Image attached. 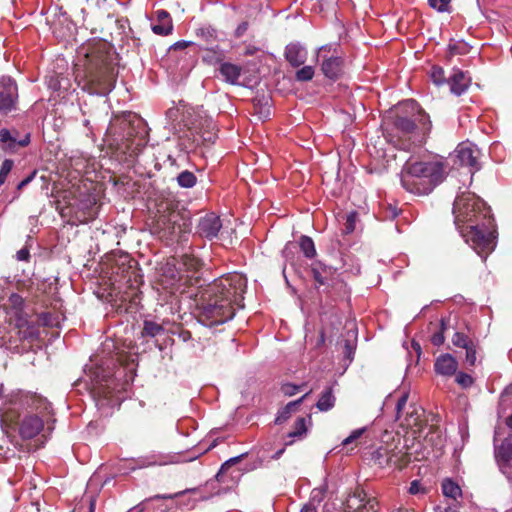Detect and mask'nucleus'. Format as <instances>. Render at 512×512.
Instances as JSON below:
<instances>
[{"label":"nucleus","mask_w":512,"mask_h":512,"mask_svg":"<svg viewBox=\"0 0 512 512\" xmlns=\"http://www.w3.org/2000/svg\"><path fill=\"white\" fill-rule=\"evenodd\" d=\"M246 285L247 280L243 275L229 273L202 288L195 299L198 321L213 327L232 319L235 307H244Z\"/></svg>","instance_id":"obj_1"},{"label":"nucleus","mask_w":512,"mask_h":512,"mask_svg":"<svg viewBox=\"0 0 512 512\" xmlns=\"http://www.w3.org/2000/svg\"><path fill=\"white\" fill-rule=\"evenodd\" d=\"M453 213L455 224L465 242L484 260L495 249L497 230L491 209L475 194L457 197Z\"/></svg>","instance_id":"obj_2"},{"label":"nucleus","mask_w":512,"mask_h":512,"mask_svg":"<svg viewBox=\"0 0 512 512\" xmlns=\"http://www.w3.org/2000/svg\"><path fill=\"white\" fill-rule=\"evenodd\" d=\"M147 143L143 120L133 112L115 114L103 138L106 152L119 163L132 165Z\"/></svg>","instance_id":"obj_3"},{"label":"nucleus","mask_w":512,"mask_h":512,"mask_svg":"<svg viewBox=\"0 0 512 512\" xmlns=\"http://www.w3.org/2000/svg\"><path fill=\"white\" fill-rule=\"evenodd\" d=\"M115 53L107 42H98L92 46H82L77 51L74 67L77 77L82 75L96 86L97 93L110 92L116 83L117 69L114 64Z\"/></svg>","instance_id":"obj_4"},{"label":"nucleus","mask_w":512,"mask_h":512,"mask_svg":"<svg viewBox=\"0 0 512 512\" xmlns=\"http://www.w3.org/2000/svg\"><path fill=\"white\" fill-rule=\"evenodd\" d=\"M73 176L66 167V212L67 223L77 225L93 220L98 214V190L97 184L88 178L81 176V171L86 167L84 161H76Z\"/></svg>","instance_id":"obj_5"},{"label":"nucleus","mask_w":512,"mask_h":512,"mask_svg":"<svg viewBox=\"0 0 512 512\" xmlns=\"http://www.w3.org/2000/svg\"><path fill=\"white\" fill-rule=\"evenodd\" d=\"M406 113L411 116L396 114L391 120V127L386 128L384 136L395 147L409 151L413 145L422 143L431 131L429 115L414 100L403 104Z\"/></svg>","instance_id":"obj_6"},{"label":"nucleus","mask_w":512,"mask_h":512,"mask_svg":"<svg viewBox=\"0 0 512 512\" xmlns=\"http://www.w3.org/2000/svg\"><path fill=\"white\" fill-rule=\"evenodd\" d=\"M179 207L180 202L173 197H161L156 203L150 232L167 245L186 240L192 229L189 214Z\"/></svg>","instance_id":"obj_7"},{"label":"nucleus","mask_w":512,"mask_h":512,"mask_svg":"<svg viewBox=\"0 0 512 512\" xmlns=\"http://www.w3.org/2000/svg\"><path fill=\"white\" fill-rule=\"evenodd\" d=\"M445 179V167L440 161H408L401 172L405 190L417 195L429 194Z\"/></svg>","instance_id":"obj_8"},{"label":"nucleus","mask_w":512,"mask_h":512,"mask_svg":"<svg viewBox=\"0 0 512 512\" xmlns=\"http://www.w3.org/2000/svg\"><path fill=\"white\" fill-rule=\"evenodd\" d=\"M110 273L115 282H124L127 285L123 291L118 308L125 312H133L140 303L139 285L142 283V275L137 267V262L128 254H120L113 259L110 265Z\"/></svg>","instance_id":"obj_9"},{"label":"nucleus","mask_w":512,"mask_h":512,"mask_svg":"<svg viewBox=\"0 0 512 512\" xmlns=\"http://www.w3.org/2000/svg\"><path fill=\"white\" fill-rule=\"evenodd\" d=\"M408 393H403L397 400L396 412L400 425L410 429L414 434H420L427 423L425 410L416 405L407 408Z\"/></svg>","instance_id":"obj_10"},{"label":"nucleus","mask_w":512,"mask_h":512,"mask_svg":"<svg viewBox=\"0 0 512 512\" xmlns=\"http://www.w3.org/2000/svg\"><path fill=\"white\" fill-rule=\"evenodd\" d=\"M344 512H379L376 497L369 496L361 486L351 489L342 503Z\"/></svg>","instance_id":"obj_11"},{"label":"nucleus","mask_w":512,"mask_h":512,"mask_svg":"<svg viewBox=\"0 0 512 512\" xmlns=\"http://www.w3.org/2000/svg\"><path fill=\"white\" fill-rule=\"evenodd\" d=\"M318 57L322 58L321 71L327 78L336 80L342 75L344 60L339 53V45L327 44L321 46Z\"/></svg>","instance_id":"obj_12"},{"label":"nucleus","mask_w":512,"mask_h":512,"mask_svg":"<svg viewBox=\"0 0 512 512\" xmlns=\"http://www.w3.org/2000/svg\"><path fill=\"white\" fill-rule=\"evenodd\" d=\"M189 131L196 146L212 144L217 138L216 124L208 116L196 115L191 121Z\"/></svg>","instance_id":"obj_13"},{"label":"nucleus","mask_w":512,"mask_h":512,"mask_svg":"<svg viewBox=\"0 0 512 512\" xmlns=\"http://www.w3.org/2000/svg\"><path fill=\"white\" fill-rule=\"evenodd\" d=\"M18 103V87L9 76L0 78V113L8 114L16 110Z\"/></svg>","instance_id":"obj_14"},{"label":"nucleus","mask_w":512,"mask_h":512,"mask_svg":"<svg viewBox=\"0 0 512 512\" xmlns=\"http://www.w3.org/2000/svg\"><path fill=\"white\" fill-rule=\"evenodd\" d=\"M222 228V221L215 213H207L200 217L196 226V234L201 238L212 240L216 238Z\"/></svg>","instance_id":"obj_15"},{"label":"nucleus","mask_w":512,"mask_h":512,"mask_svg":"<svg viewBox=\"0 0 512 512\" xmlns=\"http://www.w3.org/2000/svg\"><path fill=\"white\" fill-rule=\"evenodd\" d=\"M312 275L319 286L326 289L334 287L337 284V269L327 265L322 261H316L311 267Z\"/></svg>","instance_id":"obj_16"},{"label":"nucleus","mask_w":512,"mask_h":512,"mask_svg":"<svg viewBox=\"0 0 512 512\" xmlns=\"http://www.w3.org/2000/svg\"><path fill=\"white\" fill-rule=\"evenodd\" d=\"M479 155L480 151L475 145L470 143H462L458 145L456 149V158L458 159L459 164L461 166L469 167L472 174L480 169V164L478 162Z\"/></svg>","instance_id":"obj_17"},{"label":"nucleus","mask_w":512,"mask_h":512,"mask_svg":"<svg viewBox=\"0 0 512 512\" xmlns=\"http://www.w3.org/2000/svg\"><path fill=\"white\" fill-rule=\"evenodd\" d=\"M407 449L406 445H400V438L396 444H389L388 467L405 468L411 462V453Z\"/></svg>","instance_id":"obj_18"},{"label":"nucleus","mask_w":512,"mask_h":512,"mask_svg":"<svg viewBox=\"0 0 512 512\" xmlns=\"http://www.w3.org/2000/svg\"><path fill=\"white\" fill-rule=\"evenodd\" d=\"M44 427L43 420L37 415L24 417L19 426V433L23 439H32L37 436Z\"/></svg>","instance_id":"obj_19"},{"label":"nucleus","mask_w":512,"mask_h":512,"mask_svg":"<svg viewBox=\"0 0 512 512\" xmlns=\"http://www.w3.org/2000/svg\"><path fill=\"white\" fill-rule=\"evenodd\" d=\"M458 362L455 357L449 353L438 356L434 363V370L438 375L451 377L456 374Z\"/></svg>","instance_id":"obj_20"},{"label":"nucleus","mask_w":512,"mask_h":512,"mask_svg":"<svg viewBox=\"0 0 512 512\" xmlns=\"http://www.w3.org/2000/svg\"><path fill=\"white\" fill-rule=\"evenodd\" d=\"M495 459L501 470L510 466L512 461V435L506 437L499 446L495 447Z\"/></svg>","instance_id":"obj_21"},{"label":"nucleus","mask_w":512,"mask_h":512,"mask_svg":"<svg viewBox=\"0 0 512 512\" xmlns=\"http://www.w3.org/2000/svg\"><path fill=\"white\" fill-rule=\"evenodd\" d=\"M18 132L8 129L0 130V142L4 149L13 150L16 146L25 147L30 143V134L27 133L22 139H17Z\"/></svg>","instance_id":"obj_22"},{"label":"nucleus","mask_w":512,"mask_h":512,"mask_svg":"<svg viewBox=\"0 0 512 512\" xmlns=\"http://www.w3.org/2000/svg\"><path fill=\"white\" fill-rule=\"evenodd\" d=\"M447 82L451 92L459 96L469 87L471 78L463 71L457 69L453 71V74L448 78Z\"/></svg>","instance_id":"obj_23"},{"label":"nucleus","mask_w":512,"mask_h":512,"mask_svg":"<svg viewBox=\"0 0 512 512\" xmlns=\"http://www.w3.org/2000/svg\"><path fill=\"white\" fill-rule=\"evenodd\" d=\"M218 72L226 83L237 85L242 74V67L230 62H221Z\"/></svg>","instance_id":"obj_24"},{"label":"nucleus","mask_w":512,"mask_h":512,"mask_svg":"<svg viewBox=\"0 0 512 512\" xmlns=\"http://www.w3.org/2000/svg\"><path fill=\"white\" fill-rule=\"evenodd\" d=\"M285 58L291 66L300 67L306 61L307 52L299 44L290 43L286 46Z\"/></svg>","instance_id":"obj_25"},{"label":"nucleus","mask_w":512,"mask_h":512,"mask_svg":"<svg viewBox=\"0 0 512 512\" xmlns=\"http://www.w3.org/2000/svg\"><path fill=\"white\" fill-rule=\"evenodd\" d=\"M424 441L427 445H430L436 452H441L445 445V437L441 430L436 425L429 427L428 433L424 437Z\"/></svg>","instance_id":"obj_26"},{"label":"nucleus","mask_w":512,"mask_h":512,"mask_svg":"<svg viewBox=\"0 0 512 512\" xmlns=\"http://www.w3.org/2000/svg\"><path fill=\"white\" fill-rule=\"evenodd\" d=\"M311 393V390L305 393L302 397L295 401H291L287 403L277 414L275 418V424L280 425L286 422L290 417L292 412L296 411L299 405L304 401V399Z\"/></svg>","instance_id":"obj_27"},{"label":"nucleus","mask_w":512,"mask_h":512,"mask_svg":"<svg viewBox=\"0 0 512 512\" xmlns=\"http://www.w3.org/2000/svg\"><path fill=\"white\" fill-rule=\"evenodd\" d=\"M336 398L333 394L332 387H326L321 393L316 407L319 411L326 412L331 410L335 406Z\"/></svg>","instance_id":"obj_28"},{"label":"nucleus","mask_w":512,"mask_h":512,"mask_svg":"<svg viewBox=\"0 0 512 512\" xmlns=\"http://www.w3.org/2000/svg\"><path fill=\"white\" fill-rule=\"evenodd\" d=\"M389 444L382 445L371 453V460L380 468L388 467Z\"/></svg>","instance_id":"obj_29"},{"label":"nucleus","mask_w":512,"mask_h":512,"mask_svg":"<svg viewBox=\"0 0 512 512\" xmlns=\"http://www.w3.org/2000/svg\"><path fill=\"white\" fill-rule=\"evenodd\" d=\"M196 36L205 42L207 46H213L218 42V32L211 26L198 28L196 30Z\"/></svg>","instance_id":"obj_30"},{"label":"nucleus","mask_w":512,"mask_h":512,"mask_svg":"<svg viewBox=\"0 0 512 512\" xmlns=\"http://www.w3.org/2000/svg\"><path fill=\"white\" fill-rule=\"evenodd\" d=\"M183 267L193 275L198 273L203 266L202 261L192 254H184L181 257Z\"/></svg>","instance_id":"obj_31"},{"label":"nucleus","mask_w":512,"mask_h":512,"mask_svg":"<svg viewBox=\"0 0 512 512\" xmlns=\"http://www.w3.org/2000/svg\"><path fill=\"white\" fill-rule=\"evenodd\" d=\"M441 486L443 495L446 497L456 500L462 495L460 486L450 478L444 479Z\"/></svg>","instance_id":"obj_32"},{"label":"nucleus","mask_w":512,"mask_h":512,"mask_svg":"<svg viewBox=\"0 0 512 512\" xmlns=\"http://www.w3.org/2000/svg\"><path fill=\"white\" fill-rule=\"evenodd\" d=\"M164 333V327L154 321L146 320L143 324L142 336L156 337Z\"/></svg>","instance_id":"obj_33"},{"label":"nucleus","mask_w":512,"mask_h":512,"mask_svg":"<svg viewBox=\"0 0 512 512\" xmlns=\"http://www.w3.org/2000/svg\"><path fill=\"white\" fill-rule=\"evenodd\" d=\"M299 247L305 257L311 259L316 256V249L311 237L302 235L299 239Z\"/></svg>","instance_id":"obj_34"},{"label":"nucleus","mask_w":512,"mask_h":512,"mask_svg":"<svg viewBox=\"0 0 512 512\" xmlns=\"http://www.w3.org/2000/svg\"><path fill=\"white\" fill-rule=\"evenodd\" d=\"M176 181L182 188H192L197 183V177L193 172L185 170L178 174Z\"/></svg>","instance_id":"obj_35"},{"label":"nucleus","mask_w":512,"mask_h":512,"mask_svg":"<svg viewBox=\"0 0 512 512\" xmlns=\"http://www.w3.org/2000/svg\"><path fill=\"white\" fill-rule=\"evenodd\" d=\"M470 45L462 40L451 41L448 45L449 56L466 55L470 52Z\"/></svg>","instance_id":"obj_36"},{"label":"nucleus","mask_w":512,"mask_h":512,"mask_svg":"<svg viewBox=\"0 0 512 512\" xmlns=\"http://www.w3.org/2000/svg\"><path fill=\"white\" fill-rule=\"evenodd\" d=\"M173 23L172 21H157L152 24V31L161 36H167L172 33Z\"/></svg>","instance_id":"obj_37"},{"label":"nucleus","mask_w":512,"mask_h":512,"mask_svg":"<svg viewBox=\"0 0 512 512\" xmlns=\"http://www.w3.org/2000/svg\"><path fill=\"white\" fill-rule=\"evenodd\" d=\"M206 50V54L203 55L202 59L205 63H208V64H215V63H220L222 62L223 60V54L220 50H215V49H210V48H205Z\"/></svg>","instance_id":"obj_38"},{"label":"nucleus","mask_w":512,"mask_h":512,"mask_svg":"<svg viewBox=\"0 0 512 512\" xmlns=\"http://www.w3.org/2000/svg\"><path fill=\"white\" fill-rule=\"evenodd\" d=\"M307 432L306 427V419L304 417H300L296 420L294 424V429L288 433L289 438L302 437Z\"/></svg>","instance_id":"obj_39"},{"label":"nucleus","mask_w":512,"mask_h":512,"mask_svg":"<svg viewBox=\"0 0 512 512\" xmlns=\"http://www.w3.org/2000/svg\"><path fill=\"white\" fill-rule=\"evenodd\" d=\"M358 220L357 211H351L345 216L343 233L351 234L355 231L356 221Z\"/></svg>","instance_id":"obj_40"},{"label":"nucleus","mask_w":512,"mask_h":512,"mask_svg":"<svg viewBox=\"0 0 512 512\" xmlns=\"http://www.w3.org/2000/svg\"><path fill=\"white\" fill-rule=\"evenodd\" d=\"M247 454L244 453V454H241L239 456H236V457H233V458H230L229 460H227L226 462H224L219 470V472L217 473L216 475V478L218 481H222V478H223V475L224 473L230 468L232 467L233 465L239 463Z\"/></svg>","instance_id":"obj_41"},{"label":"nucleus","mask_w":512,"mask_h":512,"mask_svg":"<svg viewBox=\"0 0 512 512\" xmlns=\"http://www.w3.org/2000/svg\"><path fill=\"white\" fill-rule=\"evenodd\" d=\"M314 73V68L312 66H304L296 71L295 79L299 82L310 81L314 77Z\"/></svg>","instance_id":"obj_42"},{"label":"nucleus","mask_w":512,"mask_h":512,"mask_svg":"<svg viewBox=\"0 0 512 512\" xmlns=\"http://www.w3.org/2000/svg\"><path fill=\"white\" fill-rule=\"evenodd\" d=\"M473 340H471L466 334L461 332H455L452 337V343L456 347L465 348L468 346Z\"/></svg>","instance_id":"obj_43"},{"label":"nucleus","mask_w":512,"mask_h":512,"mask_svg":"<svg viewBox=\"0 0 512 512\" xmlns=\"http://www.w3.org/2000/svg\"><path fill=\"white\" fill-rule=\"evenodd\" d=\"M455 378L456 383L461 386L464 389H467L471 387L474 383V379L471 375L464 373V372H458Z\"/></svg>","instance_id":"obj_44"},{"label":"nucleus","mask_w":512,"mask_h":512,"mask_svg":"<svg viewBox=\"0 0 512 512\" xmlns=\"http://www.w3.org/2000/svg\"><path fill=\"white\" fill-rule=\"evenodd\" d=\"M430 77L436 85H442L446 82L444 70L439 66L432 67Z\"/></svg>","instance_id":"obj_45"},{"label":"nucleus","mask_w":512,"mask_h":512,"mask_svg":"<svg viewBox=\"0 0 512 512\" xmlns=\"http://www.w3.org/2000/svg\"><path fill=\"white\" fill-rule=\"evenodd\" d=\"M466 350L465 360L470 366H474L476 363L477 345L473 341L464 348Z\"/></svg>","instance_id":"obj_46"},{"label":"nucleus","mask_w":512,"mask_h":512,"mask_svg":"<svg viewBox=\"0 0 512 512\" xmlns=\"http://www.w3.org/2000/svg\"><path fill=\"white\" fill-rule=\"evenodd\" d=\"M451 0H428V4L431 8L438 12H449Z\"/></svg>","instance_id":"obj_47"},{"label":"nucleus","mask_w":512,"mask_h":512,"mask_svg":"<svg viewBox=\"0 0 512 512\" xmlns=\"http://www.w3.org/2000/svg\"><path fill=\"white\" fill-rule=\"evenodd\" d=\"M440 326V330L438 332H435L431 337V343L435 346H440L445 341L444 331L446 329V323L444 319L441 320Z\"/></svg>","instance_id":"obj_48"},{"label":"nucleus","mask_w":512,"mask_h":512,"mask_svg":"<svg viewBox=\"0 0 512 512\" xmlns=\"http://www.w3.org/2000/svg\"><path fill=\"white\" fill-rule=\"evenodd\" d=\"M303 385H295L292 383H285L281 386V391L285 396H293L295 395L302 387Z\"/></svg>","instance_id":"obj_49"},{"label":"nucleus","mask_w":512,"mask_h":512,"mask_svg":"<svg viewBox=\"0 0 512 512\" xmlns=\"http://www.w3.org/2000/svg\"><path fill=\"white\" fill-rule=\"evenodd\" d=\"M355 347H356V345L353 341H351V340L344 341L343 353H344L345 358L348 359L349 361L353 360L354 353H355Z\"/></svg>","instance_id":"obj_50"},{"label":"nucleus","mask_w":512,"mask_h":512,"mask_svg":"<svg viewBox=\"0 0 512 512\" xmlns=\"http://www.w3.org/2000/svg\"><path fill=\"white\" fill-rule=\"evenodd\" d=\"M365 431H366V428H359V429L352 431V433L347 438H345L343 440L342 445L348 446L355 440L359 439L364 434Z\"/></svg>","instance_id":"obj_51"},{"label":"nucleus","mask_w":512,"mask_h":512,"mask_svg":"<svg viewBox=\"0 0 512 512\" xmlns=\"http://www.w3.org/2000/svg\"><path fill=\"white\" fill-rule=\"evenodd\" d=\"M57 106V103H54V109H53V113H54V122H53V126L55 129H61L62 126L64 125V119L62 118L61 114H59V116H57L58 114V111L61 110L60 107H56Z\"/></svg>","instance_id":"obj_52"},{"label":"nucleus","mask_w":512,"mask_h":512,"mask_svg":"<svg viewBox=\"0 0 512 512\" xmlns=\"http://www.w3.org/2000/svg\"><path fill=\"white\" fill-rule=\"evenodd\" d=\"M47 83H48V87L50 89H52L54 92H56L57 96H60L59 90H60L61 84H60L58 77L50 76Z\"/></svg>","instance_id":"obj_53"},{"label":"nucleus","mask_w":512,"mask_h":512,"mask_svg":"<svg viewBox=\"0 0 512 512\" xmlns=\"http://www.w3.org/2000/svg\"><path fill=\"white\" fill-rule=\"evenodd\" d=\"M55 189H56V187H53V189H52V196L54 197L53 203L55 204V208L58 211L59 215L61 217H64V205H62V203H61V200L59 198L60 196L54 195Z\"/></svg>","instance_id":"obj_54"},{"label":"nucleus","mask_w":512,"mask_h":512,"mask_svg":"<svg viewBox=\"0 0 512 512\" xmlns=\"http://www.w3.org/2000/svg\"><path fill=\"white\" fill-rule=\"evenodd\" d=\"M16 258L18 261H25V262H28L29 259H30V251H29V248L27 246L23 247L22 249H20L17 254H16Z\"/></svg>","instance_id":"obj_55"},{"label":"nucleus","mask_w":512,"mask_h":512,"mask_svg":"<svg viewBox=\"0 0 512 512\" xmlns=\"http://www.w3.org/2000/svg\"><path fill=\"white\" fill-rule=\"evenodd\" d=\"M13 161L11 159H5L1 165L0 172L8 176L13 167Z\"/></svg>","instance_id":"obj_56"},{"label":"nucleus","mask_w":512,"mask_h":512,"mask_svg":"<svg viewBox=\"0 0 512 512\" xmlns=\"http://www.w3.org/2000/svg\"><path fill=\"white\" fill-rule=\"evenodd\" d=\"M192 44L193 43L191 41L182 40V41H178V42L174 43L171 46V49H173V50H183V49L191 46Z\"/></svg>","instance_id":"obj_57"},{"label":"nucleus","mask_w":512,"mask_h":512,"mask_svg":"<svg viewBox=\"0 0 512 512\" xmlns=\"http://www.w3.org/2000/svg\"><path fill=\"white\" fill-rule=\"evenodd\" d=\"M156 20L157 21H172L170 14L165 10H158L156 12Z\"/></svg>","instance_id":"obj_58"},{"label":"nucleus","mask_w":512,"mask_h":512,"mask_svg":"<svg viewBox=\"0 0 512 512\" xmlns=\"http://www.w3.org/2000/svg\"><path fill=\"white\" fill-rule=\"evenodd\" d=\"M247 28H248L247 22H242L241 24H239L235 31L236 37H241L246 32Z\"/></svg>","instance_id":"obj_59"},{"label":"nucleus","mask_w":512,"mask_h":512,"mask_svg":"<svg viewBox=\"0 0 512 512\" xmlns=\"http://www.w3.org/2000/svg\"><path fill=\"white\" fill-rule=\"evenodd\" d=\"M387 213H388V215H387L388 217H390L391 219H394L398 216L399 211L396 207L389 206Z\"/></svg>","instance_id":"obj_60"},{"label":"nucleus","mask_w":512,"mask_h":512,"mask_svg":"<svg viewBox=\"0 0 512 512\" xmlns=\"http://www.w3.org/2000/svg\"><path fill=\"white\" fill-rule=\"evenodd\" d=\"M34 177V174L26 177L25 179H23L18 185H17V190H21L23 189Z\"/></svg>","instance_id":"obj_61"},{"label":"nucleus","mask_w":512,"mask_h":512,"mask_svg":"<svg viewBox=\"0 0 512 512\" xmlns=\"http://www.w3.org/2000/svg\"><path fill=\"white\" fill-rule=\"evenodd\" d=\"M324 343H325V333L323 330H321L318 340H317V343H316V347H321L324 345Z\"/></svg>","instance_id":"obj_62"},{"label":"nucleus","mask_w":512,"mask_h":512,"mask_svg":"<svg viewBox=\"0 0 512 512\" xmlns=\"http://www.w3.org/2000/svg\"><path fill=\"white\" fill-rule=\"evenodd\" d=\"M300 512H317L313 505H305L302 507Z\"/></svg>","instance_id":"obj_63"},{"label":"nucleus","mask_w":512,"mask_h":512,"mask_svg":"<svg viewBox=\"0 0 512 512\" xmlns=\"http://www.w3.org/2000/svg\"><path fill=\"white\" fill-rule=\"evenodd\" d=\"M393 512H415V510L412 508L398 507L394 509Z\"/></svg>","instance_id":"obj_64"}]
</instances>
